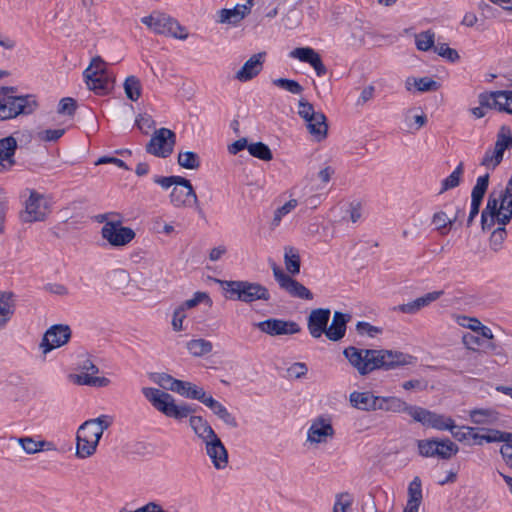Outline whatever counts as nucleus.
<instances>
[{
    "label": "nucleus",
    "mask_w": 512,
    "mask_h": 512,
    "mask_svg": "<svg viewBox=\"0 0 512 512\" xmlns=\"http://www.w3.org/2000/svg\"><path fill=\"white\" fill-rule=\"evenodd\" d=\"M343 355L362 376L374 370H392L400 366L412 364L415 357L399 351L385 349H359L348 346Z\"/></svg>",
    "instance_id": "obj_1"
},
{
    "label": "nucleus",
    "mask_w": 512,
    "mask_h": 512,
    "mask_svg": "<svg viewBox=\"0 0 512 512\" xmlns=\"http://www.w3.org/2000/svg\"><path fill=\"white\" fill-rule=\"evenodd\" d=\"M375 410H383L394 413H407L414 421L421 423L423 426L431 428H445L439 421L441 418L437 413L427 410L419 406L407 404L404 400L395 397L377 396Z\"/></svg>",
    "instance_id": "obj_2"
},
{
    "label": "nucleus",
    "mask_w": 512,
    "mask_h": 512,
    "mask_svg": "<svg viewBox=\"0 0 512 512\" xmlns=\"http://www.w3.org/2000/svg\"><path fill=\"white\" fill-rule=\"evenodd\" d=\"M16 87H0V121L11 120L19 115H30L38 108L33 94L15 95Z\"/></svg>",
    "instance_id": "obj_3"
},
{
    "label": "nucleus",
    "mask_w": 512,
    "mask_h": 512,
    "mask_svg": "<svg viewBox=\"0 0 512 512\" xmlns=\"http://www.w3.org/2000/svg\"><path fill=\"white\" fill-rule=\"evenodd\" d=\"M142 393L152 406L167 417L177 420L188 417L196 412V408L189 404H175L173 396L167 392L153 387L142 388Z\"/></svg>",
    "instance_id": "obj_4"
},
{
    "label": "nucleus",
    "mask_w": 512,
    "mask_h": 512,
    "mask_svg": "<svg viewBox=\"0 0 512 512\" xmlns=\"http://www.w3.org/2000/svg\"><path fill=\"white\" fill-rule=\"evenodd\" d=\"M220 283L223 289L229 293L228 298L230 299L245 303L270 300L268 289L260 283L243 280L220 281Z\"/></svg>",
    "instance_id": "obj_5"
},
{
    "label": "nucleus",
    "mask_w": 512,
    "mask_h": 512,
    "mask_svg": "<svg viewBox=\"0 0 512 512\" xmlns=\"http://www.w3.org/2000/svg\"><path fill=\"white\" fill-rule=\"evenodd\" d=\"M141 22L156 34L169 35L181 40L188 37L186 29L165 13L154 11L142 17Z\"/></svg>",
    "instance_id": "obj_6"
},
{
    "label": "nucleus",
    "mask_w": 512,
    "mask_h": 512,
    "mask_svg": "<svg viewBox=\"0 0 512 512\" xmlns=\"http://www.w3.org/2000/svg\"><path fill=\"white\" fill-rule=\"evenodd\" d=\"M512 148V132L510 127L502 125L497 133L494 149H488L481 161L486 168L495 169L503 160L506 149Z\"/></svg>",
    "instance_id": "obj_7"
},
{
    "label": "nucleus",
    "mask_w": 512,
    "mask_h": 512,
    "mask_svg": "<svg viewBox=\"0 0 512 512\" xmlns=\"http://www.w3.org/2000/svg\"><path fill=\"white\" fill-rule=\"evenodd\" d=\"M176 143V134L168 128H160L154 132L146 144V152L156 157L167 158Z\"/></svg>",
    "instance_id": "obj_8"
},
{
    "label": "nucleus",
    "mask_w": 512,
    "mask_h": 512,
    "mask_svg": "<svg viewBox=\"0 0 512 512\" xmlns=\"http://www.w3.org/2000/svg\"><path fill=\"white\" fill-rule=\"evenodd\" d=\"M273 276L278 282L281 289L286 291L291 297L312 300V292L306 288L302 283L292 278L289 274L278 267L275 263L272 266Z\"/></svg>",
    "instance_id": "obj_9"
},
{
    "label": "nucleus",
    "mask_w": 512,
    "mask_h": 512,
    "mask_svg": "<svg viewBox=\"0 0 512 512\" xmlns=\"http://www.w3.org/2000/svg\"><path fill=\"white\" fill-rule=\"evenodd\" d=\"M47 215L48 207L43 195L31 190L28 199L25 201V209L20 212V220L23 223L44 221Z\"/></svg>",
    "instance_id": "obj_10"
},
{
    "label": "nucleus",
    "mask_w": 512,
    "mask_h": 512,
    "mask_svg": "<svg viewBox=\"0 0 512 512\" xmlns=\"http://www.w3.org/2000/svg\"><path fill=\"white\" fill-rule=\"evenodd\" d=\"M101 235L110 245L124 246L135 238V232L130 227L121 226V221L106 222L101 229Z\"/></svg>",
    "instance_id": "obj_11"
},
{
    "label": "nucleus",
    "mask_w": 512,
    "mask_h": 512,
    "mask_svg": "<svg viewBox=\"0 0 512 512\" xmlns=\"http://www.w3.org/2000/svg\"><path fill=\"white\" fill-rule=\"evenodd\" d=\"M71 338V329L68 325L55 324L52 325L44 333L42 341L39 345L43 354L65 345Z\"/></svg>",
    "instance_id": "obj_12"
},
{
    "label": "nucleus",
    "mask_w": 512,
    "mask_h": 512,
    "mask_svg": "<svg viewBox=\"0 0 512 512\" xmlns=\"http://www.w3.org/2000/svg\"><path fill=\"white\" fill-rule=\"evenodd\" d=\"M255 326L270 336L293 335L301 331L299 324L292 320L269 318L258 322Z\"/></svg>",
    "instance_id": "obj_13"
},
{
    "label": "nucleus",
    "mask_w": 512,
    "mask_h": 512,
    "mask_svg": "<svg viewBox=\"0 0 512 512\" xmlns=\"http://www.w3.org/2000/svg\"><path fill=\"white\" fill-rule=\"evenodd\" d=\"M335 430L332 425L331 417L320 415L316 417L307 431V440L311 443H326L328 438H332Z\"/></svg>",
    "instance_id": "obj_14"
},
{
    "label": "nucleus",
    "mask_w": 512,
    "mask_h": 512,
    "mask_svg": "<svg viewBox=\"0 0 512 512\" xmlns=\"http://www.w3.org/2000/svg\"><path fill=\"white\" fill-rule=\"evenodd\" d=\"M266 52L252 55L236 72L235 79L240 82H248L260 74L265 62Z\"/></svg>",
    "instance_id": "obj_15"
},
{
    "label": "nucleus",
    "mask_w": 512,
    "mask_h": 512,
    "mask_svg": "<svg viewBox=\"0 0 512 512\" xmlns=\"http://www.w3.org/2000/svg\"><path fill=\"white\" fill-rule=\"evenodd\" d=\"M331 311L328 308L313 309L307 319V328L313 338H320L325 334Z\"/></svg>",
    "instance_id": "obj_16"
},
{
    "label": "nucleus",
    "mask_w": 512,
    "mask_h": 512,
    "mask_svg": "<svg viewBox=\"0 0 512 512\" xmlns=\"http://www.w3.org/2000/svg\"><path fill=\"white\" fill-rule=\"evenodd\" d=\"M17 140L12 135L0 139V173L10 171L15 165Z\"/></svg>",
    "instance_id": "obj_17"
},
{
    "label": "nucleus",
    "mask_w": 512,
    "mask_h": 512,
    "mask_svg": "<svg viewBox=\"0 0 512 512\" xmlns=\"http://www.w3.org/2000/svg\"><path fill=\"white\" fill-rule=\"evenodd\" d=\"M290 57L296 58L301 62L310 64L317 76H324L327 73V68L324 65L320 55L310 47H298L290 52Z\"/></svg>",
    "instance_id": "obj_18"
},
{
    "label": "nucleus",
    "mask_w": 512,
    "mask_h": 512,
    "mask_svg": "<svg viewBox=\"0 0 512 512\" xmlns=\"http://www.w3.org/2000/svg\"><path fill=\"white\" fill-rule=\"evenodd\" d=\"M83 372L76 376V382L79 385H87L93 387H105L110 383L106 377L92 376L98 373V367L89 359L85 360L82 365Z\"/></svg>",
    "instance_id": "obj_19"
},
{
    "label": "nucleus",
    "mask_w": 512,
    "mask_h": 512,
    "mask_svg": "<svg viewBox=\"0 0 512 512\" xmlns=\"http://www.w3.org/2000/svg\"><path fill=\"white\" fill-rule=\"evenodd\" d=\"M206 453L216 469H223L228 464V453L218 436L205 442Z\"/></svg>",
    "instance_id": "obj_20"
},
{
    "label": "nucleus",
    "mask_w": 512,
    "mask_h": 512,
    "mask_svg": "<svg viewBox=\"0 0 512 512\" xmlns=\"http://www.w3.org/2000/svg\"><path fill=\"white\" fill-rule=\"evenodd\" d=\"M83 76L88 88L97 95H106L112 89L113 81L110 80L108 74L96 75V72L85 69Z\"/></svg>",
    "instance_id": "obj_21"
},
{
    "label": "nucleus",
    "mask_w": 512,
    "mask_h": 512,
    "mask_svg": "<svg viewBox=\"0 0 512 512\" xmlns=\"http://www.w3.org/2000/svg\"><path fill=\"white\" fill-rule=\"evenodd\" d=\"M351 315L335 311L330 326H327L325 336L330 340L337 342L341 340L346 333L347 323L350 321Z\"/></svg>",
    "instance_id": "obj_22"
},
{
    "label": "nucleus",
    "mask_w": 512,
    "mask_h": 512,
    "mask_svg": "<svg viewBox=\"0 0 512 512\" xmlns=\"http://www.w3.org/2000/svg\"><path fill=\"white\" fill-rule=\"evenodd\" d=\"M253 6V0H246L244 4H237L232 9H221L218 12V22L237 24L248 15Z\"/></svg>",
    "instance_id": "obj_23"
},
{
    "label": "nucleus",
    "mask_w": 512,
    "mask_h": 512,
    "mask_svg": "<svg viewBox=\"0 0 512 512\" xmlns=\"http://www.w3.org/2000/svg\"><path fill=\"white\" fill-rule=\"evenodd\" d=\"M443 294H444L443 290L429 292V293L425 294L424 296L416 298L413 301L399 305L398 310L401 311L402 313H406V314H415L421 308L426 307L429 304H431L433 301L439 299Z\"/></svg>",
    "instance_id": "obj_24"
},
{
    "label": "nucleus",
    "mask_w": 512,
    "mask_h": 512,
    "mask_svg": "<svg viewBox=\"0 0 512 512\" xmlns=\"http://www.w3.org/2000/svg\"><path fill=\"white\" fill-rule=\"evenodd\" d=\"M438 417L441 419L439 420L442 424V426H445V428H435L436 430L444 431L449 430L453 437L457 439L458 441L462 442L470 438L472 432L478 431L477 427H469V426H462L457 427L455 425L454 420L451 417H446L441 414H437Z\"/></svg>",
    "instance_id": "obj_25"
},
{
    "label": "nucleus",
    "mask_w": 512,
    "mask_h": 512,
    "mask_svg": "<svg viewBox=\"0 0 512 512\" xmlns=\"http://www.w3.org/2000/svg\"><path fill=\"white\" fill-rule=\"evenodd\" d=\"M306 123L309 133L313 135L317 141H321L327 137L328 124L324 113L320 111L317 112Z\"/></svg>",
    "instance_id": "obj_26"
},
{
    "label": "nucleus",
    "mask_w": 512,
    "mask_h": 512,
    "mask_svg": "<svg viewBox=\"0 0 512 512\" xmlns=\"http://www.w3.org/2000/svg\"><path fill=\"white\" fill-rule=\"evenodd\" d=\"M377 396L371 392L354 391L350 394L349 400L353 407L364 411H375Z\"/></svg>",
    "instance_id": "obj_27"
},
{
    "label": "nucleus",
    "mask_w": 512,
    "mask_h": 512,
    "mask_svg": "<svg viewBox=\"0 0 512 512\" xmlns=\"http://www.w3.org/2000/svg\"><path fill=\"white\" fill-rule=\"evenodd\" d=\"M193 198L197 202V195L193 189L192 184L189 186H175L170 193V201L175 207L185 206Z\"/></svg>",
    "instance_id": "obj_28"
},
{
    "label": "nucleus",
    "mask_w": 512,
    "mask_h": 512,
    "mask_svg": "<svg viewBox=\"0 0 512 512\" xmlns=\"http://www.w3.org/2000/svg\"><path fill=\"white\" fill-rule=\"evenodd\" d=\"M189 424L195 434L201 438L204 443L217 436L209 423L201 416H191Z\"/></svg>",
    "instance_id": "obj_29"
},
{
    "label": "nucleus",
    "mask_w": 512,
    "mask_h": 512,
    "mask_svg": "<svg viewBox=\"0 0 512 512\" xmlns=\"http://www.w3.org/2000/svg\"><path fill=\"white\" fill-rule=\"evenodd\" d=\"M497 214V200L495 199L494 194H490L486 207L481 213V226L483 231L490 230L494 226L496 222L495 215Z\"/></svg>",
    "instance_id": "obj_30"
},
{
    "label": "nucleus",
    "mask_w": 512,
    "mask_h": 512,
    "mask_svg": "<svg viewBox=\"0 0 512 512\" xmlns=\"http://www.w3.org/2000/svg\"><path fill=\"white\" fill-rule=\"evenodd\" d=\"M11 292L0 291V328L4 327L14 314V303Z\"/></svg>",
    "instance_id": "obj_31"
},
{
    "label": "nucleus",
    "mask_w": 512,
    "mask_h": 512,
    "mask_svg": "<svg viewBox=\"0 0 512 512\" xmlns=\"http://www.w3.org/2000/svg\"><path fill=\"white\" fill-rule=\"evenodd\" d=\"M469 415L471 421L477 425L494 424L499 419V413L493 409H473Z\"/></svg>",
    "instance_id": "obj_32"
},
{
    "label": "nucleus",
    "mask_w": 512,
    "mask_h": 512,
    "mask_svg": "<svg viewBox=\"0 0 512 512\" xmlns=\"http://www.w3.org/2000/svg\"><path fill=\"white\" fill-rule=\"evenodd\" d=\"M98 444L94 441L76 434L75 456L79 459H86L95 454Z\"/></svg>",
    "instance_id": "obj_33"
},
{
    "label": "nucleus",
    "mask_w": 512,
    "mask_h": 512,
    "mask_svg": "<svg viewBox=\"0 0 512 512\" xmlns=\"http://www.w3.org/2000/svg\"><path fill=\"white\" fill-rule=\"evenodd\" d=\"M459 451V447L450 439H437V444L434 447V457L448 460Z\"/></svg>",
    "instance_id": "obj_34"
},
{
    "label": "nucleus",
    "mask_w": 512,
    "mask_h": 512,
    "mask_svg": "<svg viewBox=\"0 0 512 512\" xmlns=\"http://www.w3.org/2000/svg\"><path fill=\"white\" fill-rule=\"evenodd\" d=\"M284 264L289 274H299L301 267V259L299 251L296 248L292 246H287L284 248Z\"/></svg>",
    "instance_id": "obj_35"
},
{
    "label": "nucleus",
    "mask_w": 512,
    "mask_h": 512,
    "mask_svg": "<svg viewBox=\"0 0 512 512\" xmlns=\"http://www.w3.org/2000/svg\"><path fill=\"white\" fill-rule=\"evenodd\" d=\"M422 483L421 479L416 476L414 479L409 483L408 486V501L406 504V507H411L413 509L419 510V507L422 502Z\"/></svg>",
    "instance_id": "obj_36"
},
{
    "label": "nucleus",
    "mask_w": 512,
    "mask_h": 512,
    "mask_svg": "<svg viewBox=\"0 0 512 512\" xmlns=\"http://www.w3.org/2000/svg\"><path fill=\"white\" fill-rule=\"evenodd\" d=\"M463 173L464 163L460 162L453 170V172L448 177L442 180L439 194H443L448 190L458 187L462 181Z\"/></svg>",
    "instance_id": "obj_37"
},
{
    "label": "nucleus",
    "mask_w": 512,
    "mask_h": 512,
    "mask_svg": "<svg viewBox=\"0 0 512 512\" xmlns=\"http://www.w3.org/2000/svg\"><path fill=\"white\" fill-rule=\"evenodd\" d=\"M414 85L419 92L437 91L441 84L430 77L408 78L406 80L407 90L411 89V85Z\"/></svg>",
    "instance_id": "obj_38"
},
{
    "label": "nucleus",
    "mask_w": 512,
    "mask_h": 512,
    "mask_svg": "<svg viewBox=\"0 0 512 512\" xmlns=\"http://www.w3.org/2000/svg\"><path fill=\"white\" fill-rule=\"evenodd\" d=\"M186 348L192 356L201 357L210 353L213 349V345L210 341L200 338L188 341Z\"/></svg>",
    "instance_id": "obj_39"
},
{
    "label": "nucleus",
    "mask_w": 512,
    "mask_h": 512,
    "mask_svg": "<svg viewBox=\"0 0 512 512\" xmlns=\"http://www.w3.org/2000/svg\"><path fill=\"white\" fill-rule=\"evenodd\" d=\"M248 152L251 156L262 161H271L273 154L269 146L261 141L251 143L247 146Z\"/></svg>",
    "instance_id": "obj_40"
},
{
    "label": "nucleus",
    "mask_w": 512,
    "mask_h": 512,
    "mask_svg": "<svg viewBox=\"0 0 512 512\" xmlns=\"http://www.w3.org/2000/svg\"><path fill=\"white\" fill-rule=\"evenodd\" d=\"M178 165L185 169L196 170L200 167V157L193 151L180 152L177 158Z\"/></svg>",
    "instance_id": "obj_41"
},
{
    "label": "nucleus",
    "mask_w": 512,
    "mask_h": 512,
    "mask_svg": "<svg viewBox=\"0 0 512 512\" xmlns=\"http://www.w3.org/2000/svg\"><path fill=\"white\" fill-rule=\"evenodd\" d=\"M126 97L131 101H137L141 96V83L136 76H128L124 82Z\"/></svg>",
    "instance_id": "obj_42"
},
{
    "label": "nucleus",
    "mask_w": 512,
    "mask_h": 512,
    "mask_svg": "<svg viewBox=\"0 0 512 512\" xmlns=\"http://www.w3.org/2000/svg\"><path fill=\"white\" fill-rule=\"evenodd\" d=\"M489 186V174L479 176L472 189L471 201L482 203L485 193Z\"/></svg>",
    "instance_id": "obj_43"
},
{
    "label": "nucleus",
    "mask_w": 512,
    "mask_h": 512,
    "mask_svg": "<svg viewBox=\"0 0 512 512\" xmlns=\"http://www.w3.org/2000/svg\"><path fill=\"white\" fill-rule=\"evenodd\" d=\"M416 47L420 51H428L435 47V33L431 30L421 32L415 36Z\"/></svg>",
    "instance_id": "obj_44"
},
{
    "label": "nucleus",
    "mask_w": 512,
    "mask_h": 512,
    "mask_svg": "<svg viewBox=\"0 0 512 512\" xmlns=\"http://www.w3.org/2000/svg\"><path fill=\"white\" fill-rule=\"evenodd\" d=\"M77 434H80L94 441L97 444H99V441L102 437V434L97 430L95 423L92 422L90 419L86 420L79 426Z\"/></svg>",
    "instance_id": "obj_45"
},
{
    "label": "nucleus",
    "mask_w": 512,
    "mask_h": 512,
    "mask_svg": "<svg viewBox=\"0 0 512 512\" xmlns=\"http://www.w3.org/2000/svg\"><path fill=\"white\" fill-rule=\"evenodd\" d=\"M154 182L160 185L163 189H168L172 185L190 187V181L182 176H155Z\"/></svg>",
    "instance_id": "obj_46"
},
{
    "label": "nucleus",
    "mask_w": 512,
    "mask_h": 512,
    "mask_svg": "<svg viewBox=\"0 0 512 512\" xmlns=\"http://www.w3.org/2000/svg\"><path fill=\"white\" fill-rule=\"evenodd\" d=\"M23 450L28 454H34L43 449L44 446H52L51 442L35 441L31 437H23L18 440Z\"/></svg>",
    "instance_id": "obj_47"
},
{
    "label": "nucleus",
    "mask_w": 512,
    "mask_h": 512,
    "mask_svg": "<svg viewBox=\"0 0 512 512\" xmlns=\"http://www.w3.org/2000/svg\"><path fill=\"white\" fill-rule=\"evenodd\" d=\"M272 82L275 86L282 88L292 94H301L303 92V87L296 80L277 78Z\"/></svg>",
    "instance_id": "obj_48"
},
{
    "label": "nucleus",
    "mask_w": 512,
    "mask_h": 512,
    "mask_svg": "<svg viewBox=\"0 0 512 512\" xmlns=\"http://www.w3.org/2000/svg\"><path fill=\"white\" fill-rule=\"evenodd\" d=\"M507 237V230L505 227H497L491 233L489 242L490 247L494 251H499Z\"/></svg>",
    "instance_id": "obj_49"
},
{
    "label": "nucleus",
    "mask_w": 512,
    "mask_h": 512,
    "mask_svg": "<svg viewBox=\"0 0 512 512\" xmlns=\"http://www.w3.org/2000/svg\"><path fill=\"white\" fill-rule=\"evenodd\" d=\"M297 200L291 199L288 202H286L281 207L277 208L274 212L272 225L278 226L282 220V218L290 213L296 206H297Z\"/></svg>",
    "instance_id": "obj_50"
},
{
    "label": "nucleus",
    "mask_w": 512,
    "mask_h": 512,
    "mask_svg": "<svg viewBox=\"0 0 512 512\" xmlns=\"http://www.w3.org/2000/svg\"><path fill=\"white\" fill-rule=\"evenodd\" d=\"M434 51L439 56L447 59L448 61H450L452 63L457 62L460 59L458 52L455 49L450 48L448 46V44H446V43H441V44L436 45L434 47Z\"/></svg>",
    "instance_id": "obj_51"
},
{
    "label": "nucleus",
    "mask_w": 512,
    "mask_h": 512,
    "mask_svg": "<svg viewBox=\"0 0 512 512\" xmlns=\"http://www.w3.org/2000/svg\"><path fill=\"white\" fill-rule=\"evenodd\" d=\"M212 411L228 426L232 428H236L238 426L236 418L221 403H219Z\"/></svg>",
    "instance_id": "obj_52"
},
{
    "label": "nucleus",
    "mask_w": 512,
    "mask_h": 512,
    "mask_svg": "<svg viewBox=\"0 0 512 512\" xmlns=\"http://www.w3.org/2000/svg\"><path fill=\"white\" fill-rule=\"evenodd\" d=\"M203 301H206L209 305L212 304V300L206 292L198 291V292L194 293L193 298L184 301L179 306V308H183V311H185L186 309H190V308L197 306L199 303H201Z\"/></svg>",
    "instance_id": "obj_53"
},
{
    "label": "nucleus",
    "mask_w": 512,
    "mask_h": 512,
    "mask_svg": "<svg viewBox=\"0 0 512 512\" xmlns=\"http://www.w3.org/2000/svg\"><path fill=\"white\" fill-rule=\"evenodd\" d=\"M437 444V438L418 440L417 446L419 454L423 457H434V447Z\"/></svg>",
    "instance_id": "obj_54"
},
{
    "label": "nucleus",
    "mask_w": 512,
    "mask_h": 512,
    "mask_svg": "<svg viewBox=\"0 0 512 512\" xmlns=\"http://www.w3.org/2000/svg\"><path fill=\"white\" fill-rule=\"evenodd\" d=\"M77 109V102L71 97L62 98L59 102L57 112L59 114H66L73 116Z\"/></svg>",
    "instance_id": "obj_55"
},
{
    "label": "nucleus",
    "mask_w": 512,
    "mask_h": 512,
    "mask_svg": "<svg viewBox=\"0 0 512 512\" xmlns=\"http://www.w3.org/2000/svg\"><path fill=\"white\" fill-rule=\"evenodd\" d=\"M505 94L502 93L501 90L499 91H492V92H483L480 93L478 96L479 104L484 108L494 109V105L492 102H494L495 97H502Z\"/></svg>",
    "instance_id": "obj_56"
},
{
    "label": "nucleus",
    "mask_w": 512,
    "mask_h": 512,
    "mask_svg": "<svg viewBox=\"0 0 512 512\" xmlns=\"http://www.w3.org/2000/svg\"><path fill=\"white\" fill-rule=\"evenodd\" d=\"M317 112L314 110L313 105L308 102L306 99L301 98L298 102V115L307 122L313 117Z\"/></svg>",
    "instance_id": "obj_57"
},
{
    "label": "nucleus",
    "mask_w": 512,
    "mask_h": 512,
    "mask_svg": "<svg viewBox=\"0 0 512 512\" xmlns=\"http://www.w3.org/2000/svg\"><path fill=\"white\" fill-rule=\"evenodd\" d=\"M135 124L142 133L148 134L154 128L155 122L150 115L144 113L137 116Z\"/></svg>",
    "instance_id": "obj_58"
},
{
    "label": "nucleus",
    "mask_w": 512,
    "mask_h": 512,
    "mask_svg": "<svg viewBox=\"0 0 512 512\" xmlns=\"http://www.w3.org/2000/svg\"><path fill=\"white\" fill-rule=\"evenodd\" d=\"M65 133V129H46L38 133V138L45 142H55Z\"/></svg>",
    "instance_id": "obj_59"
},
{
    "label": "nucleus",
    "mask_w": 512,
    "mask_h": 512,
    "mask_svg": "<svg viewBox=\"0 0 512 512\" xmlns=\"http://www.w3.org/2000/svg\"><path fill=\"white\" fill-rule=\"evenodd\" d=\"M356 330L360 335L367 334L370 337H374L377 334L382 333V328L373 326L368 322L365 321H359L356 324Z\"/></svg>",
    "instance_id": "obj_60"
},
{
    "label": "nucleus",
    "mask_w": 512,
    "mask_h": 512,
    "mask_svg": "<svg viewBox=\"0 0 512 512\" xmlns=\"http://www.w3.org/2000/svg\"><path fill=\"white\" fill-rule=\"evenodd\" d=\"M432 223L436 225L437 229L442 231L447 227L451 228L453 223L451 218H448L446 213L443 211L436 212L432 217Z\"/></svg>",
    "instance_id": "obj_61"
},
{
    "label": "nucleus",
    "mask_w": 512,
    "mask_h": 512,
    "mask_svg": "<svg viewBox=\"0 0 512 512\" xmlns=\"http://www.w3.org/2000/svg\"><path fill=\"white\" fill-rule=\"evenodd\" d=\"M352 505V499L350 498V495L348 493H341L337 495L336 502L333 506V511L335 509L337 512H346L348 508H350Z\"/></svg>",
    "instance_id": "obj_62"
},
{
    "label": "nucleus",
    "mask_w": 512,
    "mask_h": 512,
    "mask_svg": "<svg viewBox=\"0 0 512 512\" xmlns=\"http://www.w3.org/2000/svg\"><path fill=\"white\" fill-rule=\"evenodd\" d=\"M463 343L468 349L477 350L480 348L482 349V346L485 344V340L479 336L467 333L463 336Z\"/></svg>",
    "instance_id": "obj_63"
},
{
    "label": "nucleus",
    "mask_w": 512,
    "mask_h": 512,
    "mask_svg": "<svg viewBox=\"0 0 512 512\" xmlns=\"http://www.w3.org/2000/svg\"><path fill=\"white\" fill-rule=\"evenodd\" d=\"M95 423L97 430L103 435L104 430L108 429L113 424V417L110 415H100L97 418L90 419Z\"/></svg>",
    "instance_id": "obj_64"
}]
</instances>
